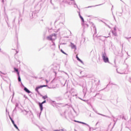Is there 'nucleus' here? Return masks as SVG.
I'll return each mask as SVG.
<instances>
[{
    "label": "nucleus",
    "mask_w": 131,
    "mask_h": 131,
    "mask_svg": "<svg viewBox=\"0 0 131 131\" xmlns=\"http://www.w3.org/2000/svg\"><path fill=\"white\" fill-rule=\"evenodd\" d=\"M48 40H51V41H54V40H56L57 38V35L55 34H53L50 35V36H47V37Z\"/></svg>",
    "instance_id": "f257e3e1"
},
{
    "label": "nucleus",
    "mask_w": 131,
    "mask_h": 131,
    "mask_svg": "<svg viewBox=\"0 0 131 131\" xmlns=\"http://www.w3.org/2000/svg\"><path fill=\"white\" fill-rule=\"evenodd\" d=\"M47 86H48L47 85L38 86L35 88V91L37 92L38 94H39V91H38V90H39V89H41V88H47Z\"/></svg>",
    "instance_id": "f03ea898"
},
{
    "label": "nucleus",
    "mask_w": 131,
    "mask_h": 131,
    "mask_svg": "<svg viewBox=\"0 0 131 131\" xmlns=\"http://www.w3.org/2000/svg\"><path fill=\"white\" fill-rule=\"evenodd\" d=\"M102 59L104 63H109V58L106 57L104 54L102 55Z\"/></svg>",
    "instance_id": "7ed1b4c3"
},
{
    "label": "nucleus",
    "mask_w": 131,
    "mask_h": 131,
    "mask_svg": "<svg viewBox=\"0 0 131 131\" xmlns=\"http://www.w3.org/2000/svg\"><path fill=\"white\" fill-rule=\"evenodd\" d=\"M76 58L78 60V61H79V62H80V63H81L82 64H83V62L82 61V60H81L79 58H78V55L77 54L76 55Z\"/></svg>",
    "instance_id": "20e7f679"
},
{
    "label": "nucleus",
    "mask_w": 131,
    "mask_h": 131,
    "mask_svg": "<svg viewBox=\"0 0 131 131\" xmlns=\"http://www.w3.org/2000/svg\"><path fill=\"white\" fill-rule=\"evenodd\" d=\"M24 90L28 94H30V91H29L27 88H25Z\"/></svg>",
    "instance_id": "39448f33"
},
{
    "label": "nucleus",
    "mask_w": 131,
    "mask_h": 131,
    "mask_svg": "<svg viewBox=\"0 0 131 131\" xmlns=\"http://www.w3.org/2000/svg\"><path fill=\"white\" fill-rule=\"evenodd\" d=\"M39 106L40 111H42V109H43V107H42V103H39Z\"/></svg>",
    "instance_id": "423d86ee"
},
{
    "label": "nucleus",
    "mask_w": 131,
    "mask_h": 131,
    "mask_svg": "<svg viewBox=\"0 0 131 131\" xmlns=\"http://www.w3.org/2000/svg\"><path fill=\"white\" fill-rule=\"evenodd\" d=\"M79 16L80 18V19L82 20L83 23H84V19H83V17H82V16H81V15H80V13L79 14Z\"/></svg>",
    "instance_id": "0eeeda50"
},
{
    "label": "nucleus",
    "mask_w": 131,
    "mask_h": 131,
    "mask_svg": "<svg viewBox=\"0 0 131 131\" xmlns=\"http://www.w3.org/2000/svg\"><path fill=\"white\" fill-rule=\"evenodd\" d=\"M14 71H16V72H17V74L18 75H20L18 69H16L15 68H14Z\"/></svg>",
    "instance_id": "6e6552de"
},
{
    "label": "nucleus",
    "mask_w": 131,
    "mask_h": 131,
    "mask_svg": "<svg viewBox=\"0 0 131 131\" xmlns=\"http://www.w3.org/2000/svg\"><path fill=\"white\" fill-rule=\"evenodd\" d=\"M76 122H78V123H82V124H85V125H86V123H84V122H79V121H75Z\"/></svg>",
    "instance_id": "1a4fd4ad"
},
{
    "label": "nucleus",
    "mask_w": 131,
    "mask_h": 131,
    "mask_svg": "<svg viewBox=\"0 0 131 131\" xmlns=\"http://www.w3.org/2000/svg\"><path fill=\"white\" fill-rule=\"evenodd\" d=\"M60 52H61V53H62V54H64V55H67V54H66V53H65V52H64L62 49L60 50Z\"/></svg>",
    "instance_id": "9d476101"
},
{
    "label": "nucleus",
    "mask_w": 131,
    "mask_h": 131,
    "mask_svg": "<svg viewBox=\"0 0 131 131\" xmlns=\"http://www.w3.org/2000/svg\"><path fill=\"white\" fill-rule=\"evenodd\" d=\"M18 81H21V78H20V75H18Z\"/></svg>",
    "instance_id": "9b49d317"
},
{
    "label": "nucleus",
    "mask_w": 131,
    "mask_h": 131,
    "mask_svg": "<svg viewBox=\"0 0 131 131\" xmlns=\"http://www.w3.org/2000/svg\"><path fill=\"white\" fill-rule=\"evenodd\" d=\"M13 125L16 129H18V126H17V125H16V124H14Z\"/></svg>",
    "instance_id": "f8f14e48"
},
{
    "label": "nucleus",
    "mask_w": 131,
    "mask_h": 131,
    "mask_svg": "<svg viewBox=\"0 0 131 131\" xmlns=\"http://www.w3.org/2000/svg\"><path fill=\"white\" fill-rule=\"evenodd\" d=\"M47 96H43L42 97V99H43V100H46L47 99Z\"/></svg>",
    "instance_id": "ddd939ff"
},
{
    "label": "nucleus",
    "mask_w": 131,
    "mask_h": 131,
    "mask_svg": "<svg viewBox=\"0 0 131 131\" xmlns=\"http://www.w3.org/2000/svg\"><path fill=\"white\" fill-rule=\"evenodd\" d=\"M113 33H114V35H115V36H116L117 35V33L116 32H114Z\"/></svg>",
    "instance_id": "4468645a"
},
{
    "label": "nucleus",
    "mask_w": 131,
    "mask_h": 131,
    "mask_svg": "<svg viewBox=\"0 0 131 131\" xmlns=\"http://www.w3.org/2000/svg\"><path fill=\"white\" fill-rule=\"evenodd\" d=\"M11 122L13 123V125L14 124H15V122H14V120H13V119H11Z\"/></svg>",
    "instance_id": "2eb2a0df"
},
{
    "label": "nucleus",
    "mask_w": 131,
    "mask_h": 131,
    "mask_svg": "<svg viewBox=\"0 0 131 131\" xmlns=\"http://www.w3.org/2000/svg\"><path fill=\"white\" fill-rule=\"evenodd\" d=\"M47 101L46 100H44L42 103H41V104H45V103H46Z\"/></svg>",
    "instance_id": "dca6fc26"
},
{
    "label": "nucleus",
    "mask_w": 131,
    "mask_h": 131,
    "mask_svg": "<svg viewBox=\"0 0 131 131\" xmlns=\"http://www.w3.org/2000/svg\"><path fill=\"white\" fill-rule=\"evenodd\" d=\"M115 31H116V28H114V32H115Z\"/></svg>",
    "instance_id": "f3484780"
},
{
    "label": "nucleus",
    "mask_w": 131,
    "mask_h": 131,
    "mask_svg": "<svg viewBox=\"0 0 131 131\" xmlns=\"http://www.w3.org/2000/svg\"><path fill=\"white\" fill-rule=\"evenodd\" d=\"M45 81L46 82V83H49V81L48 80L46 79Z\"/></svg>",
    "instance_id": "a211bd4d"
},
{
    "label": "nucleus",
    "mask_w": 131,
    "mask_h": 131,
    "mask_svg": "<svg viewBox=\"0 0 131 131\" xmlns=\"http://www.w3.org/2000/svg\"><path fill=\"white\" fill-rule=\"evenodd\" d=\"M10 119L12 121V118L10 117Z\"/></svg>",
    "instance_id": "6ab92c4d"
},
{
    "label": "nucleus",
    "mask_w": 131,
    "mask_h": 131,
    "mask_svg": "<svg viewBox=\"0 0 131 131\" xmlns=\"http://www.w3.org/2000/svg\"><path fill=\"white\" fill-rule=\"evenodd\" d=\"M0 51H1V49H0Z\"/></svg>",
    "instance_id": "aec40b11"
}]
</instances>
